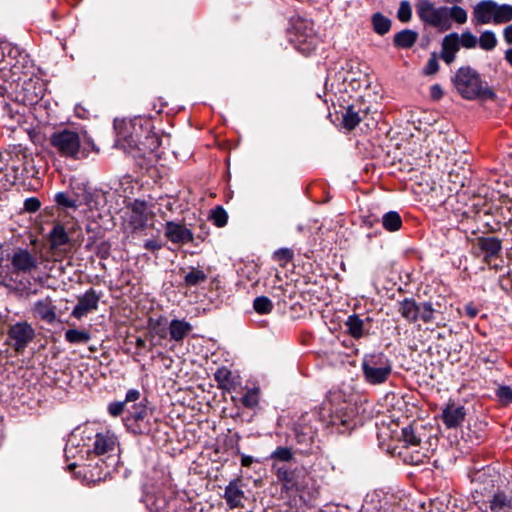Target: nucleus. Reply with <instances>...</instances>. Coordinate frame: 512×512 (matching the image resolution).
Segmentation results:
<instances>
[{
    "label": "nucleus",
    "instance_id": "nucleus-1",
    "mask_svg": "<svg viewBox=\"0 0 512 512\" xmlns=\"http://www.w3.org/2000/svg\"><path fill=\"white\" fill-rule=\"evenodd\" d=\"M123 124L118 131V143L134 158H145L161 146V137L152 130L150 120L134 118Z\"/></svg>",
    "mask_w": 512,
    "mask_h": 512
},
{
    "label": "nucleus",
    "instance_id": "nucleus-2",
    "mask_svg": "<svg viewBox=\"0 0 512 512\" xmlns=\"http://www.w3.org/2000/svg\"><path fill=\"white\" fill-rule=\"evenodd\" d=\"M321 416L332 431L339 435H350L360 424L355 403L343 398L342 393H334L324 403Z\"/></svg>",
    "mask_w": 512,
    "mask_h": 512
},
{
    "label": "nucleus",
    "instance_id": "nucleus-3",
    "mask_svg": "<svg viewBox=\"0 0 512 512\" xmlns=\"http://www.w3.org/2000/svg\"><path fill=\"white\" fill-rule=\"evenodd\" d=\"M451 82L458 95L465 100L497 99V93L493 87L471 66L460 67L452 76Z\"/></svg>",
    "mask_w": 512,
    "mask_h": 512
},
{
    "label": "nucleus",
    "instance_id": "nucleus-4",
    "mask_svg": "<svg viewBox=\"0 0 512 512\" xmlns=\"http://www.w3.org/2000/svg\"><path fill=\"white\" fill-rule=\"evenodd\" d=\"M147 399L133 404L131 410L123 418V423L133 435L149 436L158 430L159 421L155 409L146 404Z\"/></svg>",
    "mask_w": 512,
    "mask_h": 512
},
{
    "label": "nucleus",
    "instance_id": "nucleus-5",
    "mask_svg": "<svg viewBox=\"0 0 512 512\" xmlns=\"http://www.w3.org/2000/svg\"><path fill=\"white\" fill-rule=\"evenodd\" d=\"M50 145L56 148L60 155L75 160L85 159L92 150H96L93 140H87L86 143L81 144L79 134L68 129L52 133Z\"/></svg>",
    "mask_w": 512,
    "mask_h": 512
},
{
    "label": "nucleus",
    "instance_id": "nucleus-6",
    "mask_svg": "<svg viewBox=\"0 0 512 512\" xmlns=\"http://www.w3.org/2000/svg\"><path fill=\"white\" fill-rule=\"evenodd\" d=\"M361 370L367 384L381 385L387 382L392 373V362L383 351L365 353Z\"/></svg>",
    "mask_w": 512,
    "mask_h": 512
},
{
    "label": "nucleus",
    "instance_id": "nucleus-7",
    "mask_svg": "<svg viewBox=\"0 0 512 512\" xmlns=\"http://www.w3.org/2000/svg\"><path fill=\"white\" fill-rule=\"evenodd\" d=\"M114 463H111L101 456L92 455L89 444H86V460L83 463H70L69 470L75 471L79 468L77 475L84 478L87 483H98L104 481L108 476H111V471L114 467Z\"/></svg>",
    "mask_w": 512,
    "mask_h": 512
},
{
    "label": "nucleus",
    "instance_id": "nucleus-8",
    "mask_svg": "<svg viewBox=\"0 0 512 512\" xmlns=\"http://www.w3.org/2000/svg\"><path fill=\"white\" fill-rule=\"evenodd\" d=\"M14 279L20 294L30 295L32 277V255L27 249H17L11 256Z\"/></svg>",
    "mask_w": 512,
    "mask_h": 512
},
{
    "label": "nucleus",
    "instance_id": "nucleus-9",
    "mask_svg": "<svg viewBox=\"0 0 512 512\" xmlns=\"http://www.w3.org/2000/svg\"><path fill=\"white\" fill-rule=\"evenodd\" d=\"M398 312L409 323L423 321L426 324L433 323L436 309L431 301L417 302L414 298H404L398 302Z\"/></svg>",
    "mask_w": 512,
    "mask_h": 512
},
{
    "label": "nucleus",
    "instance_id": "nucleus-10",
    "mask_svg": "<svg viewBox=\"0 0 512 512\" xmlns=\"http://www.w3.org/2000/svg\"><path fill=\"white\" fill-rule=\"evenodd\" d=\"M415 10L424 24L437 27L439 32H445V6L436 7L431 0H418L415 4Z\"/></svg>",
    "mask_w": 512,
    "mask_h": 512
},
{
    "label": "nucleus",
    "instance_id": "nucleus-11",
    "mask_svg": "<svg viewBox=\"0 0 512 512\" xmlns=\"http://www.w3.org/2000/svg\"><path fill=\"white\" fill-rule=\"evenodd\" d=\"M373 324V317L369 315L362 317L360 314L352 313L344 322L345 333L355 340L367 338L373 334L371 330Z\"/></svg>",
    "mask_w": 512,
    "mask_h": 512
},
{
    "label": "nucleus",
    "instance_id": "nucleus-12",
    "mask_svg": "<svg viewBox=\"0 0 512 512\" xmlns=\"http://www.w3.org/2000/svg\"><path fill=\"white\" fill-rule=\"evenodd\" d=\"M91 448L92 455L104 457L108 462L115 464V450L117 439L107 430L105 432H97L93 438V442L88 443Z\"/></svg>",
    "mask_w": 512,
    "mask_h": 512
},
{
    "label": "nucleus",
    "instance_id": "nucleus-13",
    "mask_svg": "<svg viewBox=\"0 0 512 512\" xmlns=\"http://www.w3.org/2000/svg\"><path fill=\"white\" fill-rule=\"evenodd\" d=\"M474 248L477 254L482 255L486 264L497 267L494 260L500 258L502 251V240L496 236H479L475 239Z\"/></svg>",
    "mask_w": 512,
    "mask_h": 512
},
{
    "label": "nucleus",
    "instance_id": "nucleus-14",
    "mask_svg": "<svg viewBox=\"0 0 512 512\" xmlns=\"http://www.w3.org/2000/svg\"><path fill=\"white\" fill-rule=\"evenodd\" d=\"M164 235L170 243H174L178 246L187 245L192 243L194 246H198V242H195L193 232L184 223L176 221H166L164 224Z\"/></svg>",
    "mask_w": 512,
    "mask_h": 512
},
{
    "label": "nucleus",
    "instance_id": "nucleus-15",
    "mask_svg": "<svg viewBox=\"0 0 512 512\" xmlns=\"http://www.w3.org/2000/svg\"><path fill=\"white\" fill-rule=\"evenodd\" d=\"M102 296L101 291H97L92 287L87 289L84 295L78 297L71 315L74 318L80 319L88 313L98 310L99 300Z\"/></svg>",
    "mask_w": 512,
    "mask_h": 512
},
{
    "label": "nucleus",
    "instance_id": "nucleus-16",
    "mask_svg": "<svg viewBox=\"0 0 512 512\" xmlns=\"http://www.w3.org/2000/svg\"><path fill=\"white\" fill-rule=\"evenodd\" d=\"M132 214L130 215L129 225L132 231H143L146 228L147 222L151 216H154L153 212H148V207L145 200L135 199L130 207Z\"/></svg>",
    "mask_w": 512,
    "mask_h": 512
},
{
    "label": "nucleus",
    "instance_id": "nucleus-17",
    "mask_svg": "<svg viewBox=\"0 0 512 512\" xmlns=\"http://www.w3.org/2000/svg\"><path fill=\"white\" fill-rule=\"evenodd\" d=\"M466 410L463 405H457L449 400L442 409L440 418L448 429H456L462 426L465 421Z\"/></svg>",
    "mask_w": 512,
    "mask_h": 512
},
{
    "label": "nucleus",
    "instance_id": "nucleus-18",
    "mask_svg": "<svg viewBox=\"0 0 512 512\" xmlns=\"http://www.w3.org/2000/svg\"><path fill=\"white\" fill-rule=\"evenodd\" d=\"M272 469L285 491H297L299 489L297 468L292 469L285 464L272 463Z\"/></svg>",
    "mask_w": 512,
    "mask_h": 512
},
{
    "label": "nucleus",
    "instance_id": "nucleus-19",
    "mask_svg": "<svg viewBox=\"0 0 512 512\" xmlns=\"http://www.w3.org/2000/svg\"><path fill=\"white\" fill-rule=\"evenodd\" d=\"M32 338V329L27 323H17L9 330L10 344L17 352L23 351Z\"/></svg>",
    "mask_w": 512,
    "mask_h": 512
},
{
    "label": "nucleus",
    "instance_id": "nucleus-20",
    "mask_svg": "<svg viewBox=\"0 0 512 512\" xmlns=\"http://www.w3.org/2000/svg\"><path fill=\"white\" fill-rule=\"evenodd\" d=\"M425 436L424 426L417 422H412L405 427H402L401 440L403 447L415 448L420 447V444Z\"/></svg>",
    "mask_w": 512,
    "mask_h": 512
},
{
    "label": "nucleus",
    "instance_id": "nucleus-21",
    "mask_svg": "<svg viewBox=\"0 0 512 512\" xmlns=\"http://www.w3.org/2000/svg\"><path fill=\"white\" fill-rule=\"evenodd\" d=\"M495 0H480L472 10V21L475 24L494 23Z\"/></svg>",
    "mask_w": 512,
    "mask_h": 512
},
{
    "label": "nucleus",
    "instance_id": "nucleus-22",
    "mask_svg": "<svg viewBox=\"0 0 512 512\" xmlns=\"http://www.w3.org/2000/svg\"><path fill=\"white\" fill-rule=\"evenodd\" d=\"M440 57L447 63L455 60L456 54L460 50V35L456 32H451L445 35L441 43Z\"/></svg>",
    "mask_w": 512,
    "mask_h": 512
},
{
    "label": "nucleus",
    "instance_id": "nucleus-23",
    "mask_svg": "<svg viewBox=\"0 0 512 512\" xmlns=\"http://www.w3.org/2000/svg\"><path fill=\"white\" fill-rule=\"evenodd\" d=\"M294 43L301 54L309 56L317 49L319 38L310 30L309 33H296Z\"/></svg>",
    "mask_w": 512,
    "mask_h": 512
},
{
    "label": "nucleus",
    "instance_id": "nucleus-24",
    "mask_svg": "<svg viewBox=\"0 0 512 512\" xmlns=\"http://www.w3.org/2000/svg\"><path fill=\"white\" fill-rule=\"evenodd\" d=\"M168 318L164 315L150 316L147 320L148 336L152 338L166 339L169 329Z\"/></svg>",
    "mask_w": 512,
    "mask_h": 512
},
{
    "label": "nucleus",
    "instance_id": "nucleus-25",
    "mask_svg": "<svg viewBox=\"0 0 512 512\" xmlns=\"http://www.w3.org/2000/svg\"><path fill=\"white\" fill-rule=\"evenodd\" d=\"M193 330V325L185 320L173 318L168 324V333L171 340L181 342Z\"/></svg>",
    "mask_w": 512,
    "mask_h": 512
},
{
    "label": "nucleus",
    "instance_id": "nucleus-26",
    "mask_svg": "<svg viewBox=\"0 0 512 512\" xmlns=\"http://www.w3.org/2000/svg\"><path fill=\"white\" fill-rule=\"evenodd\" d=\"M34 311L44 322L53 324L56 321V307L50 297L38 300L34 303Z\"/></svg>",
    "mask_w": 512,
    "mask_h": 512
},
{
    "label": "nucleus",
    "instance_id": "nucleus-27",
    "mask_svg": "<svg viewBox=\"0 0 512 512\" xmlns=\"http://www.w3.org/2000/svg\"><path fill=\"white\" fill-rule=\"evenodd\" d=\"M239 481V479L231 480L225 489L224 498L230 508L243 506L244 491L240 488Z\"/></svg>",
    "mask_w": 512,
    "mask_h": 512
},
{
    "label": "nucleus",
    "instance_id": "nucleus-28",
    "mask_svg": "<svg viewBox=\"0 0 512 512\" xmlns=\"http://www.w3.org/2000/svg\"><path fill=\"white\" fill-rule=\"evenodd\" d=\"M86 444L87 443H84L82 448H80V443L79 442L74 443L73 440L67 441V443L65 444V448H64V458H65V461L67 463V468L68 469H69V464L70 463H74V462L83 463V462H85L86 458H85L84 453H86V450H84V448L87 449Z\"/></svg>",
    "mask_w": 512,
    "mask_h": 512
},
{
    "label": "nucleus",
    "instance_id": "nucleus-29",
    "mask_svg": "<svg viewBox=\"0 0 512 512\" xmlns=\"http://www.w3.org/2000/svg\"><path fill=\"white\" fill-rule=\"evenodd\" d=\"M150 509L154 512H167L169 504V487L156 491L147 496Z\"/></svg>",
    "mask_w": 512,
    "mask_h": 512
},
{
    "label": "nucleus",
    "instance_id": "nucleus-30",
    "mask_svg": "<svg viewBox=\"0 0 512 512\" xmlns=\"http://www.w3.org/2000/svg\"><path fill=\"white\" fill-rule=\"evenodd\" d=\"M214 380L218 384L220 389L231 391L238 385L236 377L226 366H222L216 369L214 374Z\"/></svg>",
    "mask_w": 512,
    "mask_h": 512
},
{
    "label": "nucleus",
    "instance_id": "nucleus-31",
    "mask_svg": "<svg viewBox=\"0 0 512 512\" xmlns=\"http://www.w3.org/2000/svg\"><path fill=\"white\" fill-rule=\"evenodd\" d=\"M419 34L411 29H403L402 31L394 34L392 43L398 49H409L415 46Z\"/></svg>",
    "mask_w": 512,
    "mask_h": 512
},
{
    "label": "nucleus",
    "instance_id": "nucleus-32",
    "mask_svg": "<svg viewBox=\"0 0 512 512\" xmlns=\"http://www.w3.org/2000/svg\"><path fill=\"white\" fill-rule=\"evenodd\" d=\"M445 20H444V30L448 31L451 29L452 23L454 21L458 24H464L467 22L468 15L467 11L461 6L454 5L452 7L445 6Z\"/></svg>",
    "mask_w": 512,
    "mask_h": 512
},
{
    "label": "nucleus",
    "instance_id": "nucleus-33",
    "mask_svg": "<svg viewBox=\"0 0 512 512\" xmlns=\"http://www.w3.org/2000/svg\"><path fill=\"white\" fill-rule=\"evenodd\" d=\"M49 240L50 247L53 250L61 249L62 246L69 245L71 241L69 235L65 231L63 224L61 223H56L53 225L49 234Z\"/></svg>",
    "mask_w": 512,
    "mask_h": 512
},
{
    "label": "nucleus",
    "instance_id": "nucleus-34",
    "mask_svg": "<svg viewBox=\"0 0 512 512\" xmlns=\"http://www.w3.org/2000/svg\"><path fill=\"white\" fill-rule=\"evenodd\" d=\"M30 68L31 66L23 65L22 73L25 78L23 79L21 88L16 93V99L26 106L32 105V93L30 91L32 76L30 75Z\"/></svg>",
    "mask_w": 512,
    "mask_h": 512
},
{
    "label": "nucleus",
    "instance_id": "nucleus-35",
    "mask_svg": "<svg viewBox=\"0 0 512 512\" xmlns=\"http://www.w3.org/2000/svg\"><path fill=\"white\" fill-rule=\"evenodd\" d=\"M360 108L356 109L355 105L348 106L342 113V126L347 131H353L361 123L364 116L360 114Z\"/></svg>",
    "mask_w": 512,
    "mask_h": 512
},
{
    "label": "nucleus",
    "instance_id": "nucleus-36",
    "mask_svg": "<svg viewBox=\"0 0 512 512\" xmlns=\"http://www.w3.org/2000/svg\"><path fill=\"white\" fill-rule=\"evenodd\" d=\"M85 249L94 250L100 260H107L111 257V242L109 240L97 242L96 237H89Z\"/></svg>",
    "mask_w": 512,
    "mask_h": 512
},
{
    "label": "nucleus",
    "instance_id": "nucleus-37",
    "mask_svg": "<svg viewBox=\"0 0 512 512\" xmlns=\"http://www.w3.org/2000/svg\"><path fill=\"white\" fill-rule=\"evenodd\" d=\"M490 512H500L504 508L512 509V496H508L504 490H496L488 501Z\"/></svg>",
    "mask_w": 512,
    "mask_h": 512
},
{
    "label": "nucleus",
    "instance_id": "nucleus-38",
    "mask_svg": "<svg viewBox=\"0 0 512 512\" xmlns=\"http://www.w3.org/2000/svg\"><path fill=\"white\" fill-rule=\"evenodd\" d=\"M187 504L184 494H181L178 490L169 486L167 512H185L188 509Z\"/></svg>",
    "mask_w": 512,
    "mask_h": 512
},
{
    "label": "nucleus",
    "instance_id": "nucleus-39",
    "mask_svg": "<svg viewBox=\"0 0 512 512\" xmlns=\"http://www.w3.org/2000/svg\"><path fill=\"white\" fill-rule=\"evenodd\" d=\"M381 224L386 231L393 233L401 230L403 219L399 212L391 210L382 215Z\"/></svg>",
    "mask_w": 512,
    "mask_h": 512
},
{
    "label": "nucleus",
    "instance_id": "nucleus-40",
    "mask_svg": "<svg viewBox=\"0 0 512 512\" xmlns=\"http://www.w3.org/2000/svg\"><path fill=\"white\" fill-rule=\"evenodd\" d=\"M64 338L73 345H85L91 339V335L87 329L71 328L65 331Z\"/></svg>",
    "mask_w": 512,
    "mask_h": 512
},
{
    "label": "nucleus",
    "instance_id": "nucleus-41",
    "mask_svg": "<svg viewBox=\"0 0 512 512\" xmlns=\"http://www.w3.org/2000/svg\"><path fill=\"white\" fill-rule=\"evenodd\" d=\"M207 274L200 268H190V271L184 276L183 285L186 288L197 287L205 283Z\"/></svg>",
    "mask_w": 512,
    "mask_h": 512
},
{
    "label": "nucleus",
    "instance_id": "nucleus-42",
    "mask_svg": "<svg viewBox=\"0 0 512 512\" xmlns=\"http://www.w3.org/2000/svg\"><path fill=\"white\" fill-rule=\"evenodd\" d=\"M371 24L375 33L385 35L391 31L392 21L381 12H375L371 17Z\"/></svg>",
    "mask_w": 512,
    "mask_h": 512
},
{
    "label": "nucleus",
    "instance_id": "nucleus-43",
    "mask_svg": "<svg viewBox=\"0 0 512 512\" xmlns=\"http://www.w3.org/2000/svg\"><path fill=\"white\" fill-rule=\"evenodd\" d=\"M295 439L297 444V451L301 454H309L312 449V445L314 443V439L312 436L307 434V432L302 430H296Z\"/></svg>",
    "mask_w": 512,
    "mask_h": 512
},
{
    "label": "nucleus",
    "instance_id": "nucleus-44",
    "mask_svg": "<svg viewBox=\"0 0 512 512\" xmlns=\"http://www.w3.org/2000/svg\"><path fill=\"white\" fill-rule=\"evenodd\" d=\"M512 20V6L508 4L499 5L494 2V24L507 23Z\"/></svg>",
    "mask_w": 512,
    "mask_h": 512
},
{
    "label": "nucleus",
    "instance_id": "nucleus-45",
    "mask_svg": "<svg viewBox=\"0 0 512 512\" xmlns=\"http://www.w3.org/2000/svg\"><path fill=\"white\" fill-rule=\"evenodd\" d=\"M295 452L289 447H277L274 451L271 452V459L273 463H290L295 460L294 458Z\"/></svg>",
    "mask_w": 512,
    "mask_h": 512
},
{
    "label": "nucleus",
    "instance_id": "nucleus-46",
    "mask_svg": "<svg viewBox=\"0 0 512 512\" xmlns=\"http://www.w3.org/2000/svg\"><path fill=\"white\" fill-rule=\"evenodd\" d=\"M0 284L18 291V283H16L14 279L12 267L10 268L8 265H3L2 261H0Z\"/></svg>",
    "mask_w": 512,
    "mask_h": 512
},
{
    "label": "nucleus",
    "instance_id": "nucleus-47",
    "mask_svg": "<svg viewBox=\"0 0 512 512\" xmlns=\"http://www.w3.org/2000/svg\"><path fill=\"white\" fill-rule=\"evenodd\" d=\"M240 440L241 436L239 432L226 435L222 445L223 450L231 451L234 455L240 454Z\"/></svg>",
    "mask_w": 512,
    "mask_h": 512
},
{
    "label": "nucleus",
    "instance_id": "nucleus-48",
    "mask_svg": "<svg viewBox=\"0 0 512 512\" xmlns=\"http://www.w3.org/2000/svg\"><path fill=\"white\" fill-rule=\"evenodd\" d=\"M253 309L259 314H269L273 311V302L266 296H259L253 300Z\"/></svg>",
    "mask_w": 512,
    "mask_h": 512
},
{
    "label": "nucleus",
    "instance_id": "nucleus-49",
    "mask_svg": "<svg viewBox=\"0 0 512 512\" xmlns=\"http://www.w3.org/2000/svg\"><path fill=\"white\" fill-rule=\"evenodd\" d=\"M478 43L479 46L484 50H493L497 45V36L494 34L493 31H484L480 35Z\"/></svg>",
    "mask_w": 512,
    "mask_h": 512
},
{
    "label": "nucleus",
    "instance_id": "nucleus-50",
    "mask_svg": "<svg viewBox=\"0 0 512 512\" xmlns=\"http://www.w3.org/2000/svg\"><path fill=\"white\" fill-rule=\"evenodd\" d=\"M413 9L409 0H402L397 10V19L402 23H408L412 20Z\"/></svg>",
    "mask_w": 512,
    "mask_h": 512
},
{
    "label": "nucleus",
    "instance_id": "nucleus-51",
    "mask_svg": "<svg viewBox=\"0 0 512 512\" xmlns=\"http://www.w3.org/2000/svg\"><path fill=\"white\" fill-rule=\"evenodd\" d=\"M272 258L281 266H285L288 262L293 260L294 252L289 248H280L273 252Z\"/></svg>",
    "mask_w": 512,
    "mask_h": 512
},
{
    "label": "nucleus",
    "instance_id": "nucleus-52",
    "mask_svg": "<svg viewBox=\"0 0 512 512\" xmlns=\"http://www.w3.org/2000/svg\"><path fill=\"white\" fill-rule=\"evenodd\" d=\"M259 390L257 388H253L248 390L243 394L241 398V403L247 407L248 409H254V407L259 404Z\"/></svg>",
    "mask_w": 512,
    "mask_h": 512
},
{
    "label": "nucleus",
    "instance_id": "nucleus-53",
    "mask_svg": "<svg viewBox=\"0 0 512 512\" xmlns=\"http://www.w3.org/2000/svg\"><path fill=\"white\" fill-rule=\"evenodd\" d=\"M210 218L217 227H224L227 225L228 215L225 209L221 206H217L212 210Z\"/></svg>",
    "mask_w": 512,
    "mask_h": 512
},
{
    "label": "nucleus",
    "instance_id": "nucleus-54",
    "mask_svg": "<svg viewBox=\"0 0 512 512\" xmlns=\"http://www.w3.org/2000/svg\"><path fill=\"white\" fill-rule=\"evenodd\" d=\"M478 43L477 37L467 30L460 35V46L468 49L475 48Z\"/></svg>",
    "mask_w": 512,
    "mask_h": 512
},
{
    "label": "nucleus",
    "instance_id": "nucleus-55",
    "mask_svg": "<svg viewBox=\"0 0 512 512\" xmlns=\"http://www.w3.org/2000/svg\"><path fill=\"white\" fill-rule=\"evenodd\" d=\"M496 395L502 404L507 405L512 403V389L509 386H499L496 390Z\"/></svg>",
    "mask_w": 512,
    "mask_h": 512
},
{
    "label": "nucleus",
    "instance_id": "nucleus-56",
    "mask_svg": "<svg viewBox=\"0 0 512 512\" xmlns=\"http://www.w3.org/2000/svg\"><path fill=\"white\" fill-rule=\"evenodd\" d=\"M481 199H478L477 202L472 203V209L465 210L462 212V217L466 219H472L477 214L483 211L484 214L488 213V209H485V204L480 203Z\"/></svg>",
    "mask_w": 512,
    "mask_h": 512
},
{
    "label": "nucleus",
    "instance_id": "nucleus-57",
    "mask_svg": "<svg viewBox=\"0 0 512 512\" xmlns=\"http://www.w3.org/2000/svg\"><path fill=\"white\" fill-rule=\"evenodd\" d=\"M55 201L57 205H62L65 208H77L76 200L69 198L65 193H57Z\"/></svg>",
    "mask_w": 512,
    "mask_h": 512
},
{
    "label": "nucleus",
    "instance_id": "nucleus-58",
    "mask_svg": "<svg viewBox=\"0 0 512 512\" xmlns=\"http://www.w3.org/2000/svg\"><path fill=\"white\" fill-rule=\"evenodd\" d=\"M125 402L123 401H114L108 403V414H110L113 417L120 416L125 409Z\"/></svg>",
    "mask_w": 512,
    "mask_h": 512
},
{
    "label": "nucleus",
    "instance_id": "nucleus-59",
    "mask_svg": "<svg viewBox=\"0 0 512 512\" xmlns=\"http://www.w3.org/2000/svg\"><path fill=\"white\" fill-rule=\"evenodd\" d=\"M499 286L506 292H512V270L499 277Z\"/></svg>",
    "mask_w": 512,
    "mask_h": 512
},
{
    "label": "nucleus",
    "instance_id": "nucleus-60",
    "mask_svg": "<svg viewBox=\"0 0 512 512\" xmlns=\"http://www.w3.org/2000/svg\"><path fill=\"white\" fill-rule=\"evenodd\" d=\"M439 69V63L437 60L436 55H432L431 58H429L426 62V67L424 68V74L426 75H432L437 73Z\"/></svg>",
    "mask_w": 512,
    "mask_h": 512
},
{
    "label": "nucleus",
    "instance_id": "nucleus-61",
    "mask_svg": "<svg viewBox=\"0 0 512 512\" xmlns=\"http://www.w3.org/2000/svg\"><path fill=\"white\" fill-rule=\"evenodd\" d=\"M143 247L145 250L157 254L164 247V244L159 242L158 239H145Z\"/></svg>",
    "mask_w": 512,
    "mask_h": 512
},
{
    "label": "nucleus",
    "instance_id": "nucleus-62",
    "mask_svg": "<svg viewBox=\"0 0 512 512\" xmlns=\"http://www.w3.org/2000/svg\"><path fill=\"white\" fill-rule=\"evenodd\" d=\"M41 371H42V375H41V377H38L39 386L40 387H45V386L51 387L52 385H54L55 384L54 377L47 375V372L44 371V367H41Z\"/></svg>",
    "mask_w": 512,
    "mask_h": 512
},
{
    "label": "nucleus",
    "instance_id": "nucleus-63",
    "mask_svg": "<svg viewBox=\"0 0 512 512\" xmlns=\"http://www.w3.org/2000/svg\"><path fill=\"white\" fill-rule=\"evenodd\" d=\"M444 95V92H443V88L441 87L440 84H433L431 87H430V97L432 100H439L443 97Z\"/></svg>",
    "mask_w": 512,
    "mask_h": 512
},
{
    "label": "nucleus",
    "instance_id": "nucleus-64",
    "mask_svg": "<svg viewBox=\"0 0 512 512\" xmlns=\"http://www.w3.org/2000/svg\"><path fill=\"white\" fill-rule=\"evenodd\" d=\"M463 310L465 315L468 316L469 318H474L479 313V309L476 306H474L473 302L466 303Z\"/></svg>",
    "mask_w": 512,
    "mask_h": 512
}]
</instances>
